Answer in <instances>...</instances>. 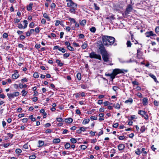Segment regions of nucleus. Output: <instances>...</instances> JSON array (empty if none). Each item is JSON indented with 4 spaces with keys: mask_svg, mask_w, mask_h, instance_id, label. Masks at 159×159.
Here are the masks:
<instances>
[{
    "mask_svg": "<svg viewBox=\"0 0 159 159\" xmlns=\"http://www.w3.org/2000/svg\"><path fill=\"white\" fill-rule=\"evenodd\" d=\"M57 120L58 122H63V121L61 117H59L57 118Z\"/></svg>",
    "mask_w": 159,
    "mask_h": 159,
    "instance_id": "nucleus-47",
    "label": "nucleus"
},
{
    "mask_svg": "<svg viewBox=\"0 0 159 159\" xmlns=\"http://www.w3.org/2000/svg\"><path fill=\"white\" fill-rule=\"evenodd\" d=\"M43 16L46 18L48 21L50 20V18L49 16L46 13H44L43 14Z\"/></svg>",
    "mask_w": 159,
    "mask_h": 159,
    "instance_id": "nucleus-11",
    "label": "nucleus"
},
{
    "mask_svg": "<svg viewBox=\"0 0 159 159\" xmlns=\"http://www.w3.org/2000/svg\"><path fill=\"white\" fill-rule=\"evenodd\" d=\"M24 23H25V25L23 27L24 29H25L26 28L28 25V22L27 20H24L23 21Z\"/></svg>",
    "mask_w": 159,
    "mask_h": 159,
    "instance_id": "nucleus-32",
    "label": "nucleus"
},
{
    "mask_svg": "<svg viewBox=\"0 0 159 159\" xmlns=\"http://www.w3.org/2000/svg\"><path fill=\"white\" fill-rule=\"evenodd\" d=\"M143 105L145 106L148 102V99L146 98H144L143 99Z\"/></svg>",
    "mask_w": 159,
    "mask_h": 159,
    "instance_id": "nucleus-15",
    "label": "nucleus"
},
{
    "mask_svg": "<svg viewBox=\"0 0 159 159\" xmlns=\"http://www.w3.org/2000/svg\"><path fill=\"white\" fill-rule=\"evenodd\" d=\"M103 45L108 47L111 46L114 43L115 39L112 37L107 36H103L102 38Z\"/></svg>",
    "mask_w": 159,
    "mask_h": 159,
    "instance_id": "nucleus-1",
    "label": "nucleus"
},
{
    "mask_svg": "<svg viewBox=\"0 0 159 159\" xmlns=\"http://www.w3.org/2000/svg\"><path fill=\"white\" fill-rule=\"evenodd\" d=\"M28 121V119L27 118H24L22 119V121L23 123L26 122Z\"/></svg>",
    "mask_w": 159,
    "mask_h": 159,
    "instance_id": "nucleus-60",
    "label": "nucleus"
},
{
    "mask_svg": "<svg viewBox=\"0 0 159 159\" xmlns=\"http://www.w3.org/2000/svg\"><path fill=\"white\" fill-rule=\"evenodd\" d=\"M155 31L157 33H159V26H157L155 28Z\"/></svg>",
    "mask_w": 159,
    "mask_h": 159,
    "instance_id": "nucleus-45",
    "label": "nucleus"
},
{
    "mask_svg": "<svg viewBox=\"0 0 159 159\" xmlns=\"http://www.w3.org/2000/svg\"><path fill=\"white\" fill-rule=\"evenodd\" d=\"M39 145L38 146V147H40L42 146L44 144V142L43 141L39 140L38 141Z\"/></svg>",
    "mask_w": 159,
    "mask_h": 159,
    "instance_id": "nucleus-22",
    "label": "nucleus"
},
{
    "mask_svg": "<svg viewBox=\"0 0 159 159\" xmlns=\"http://www.w3.org/2000/svg\"><path fill=\"white\" fill-rule=\"evenodd\" d=\"M65 44L67 46V48L70 45V43L67 41H66L65 42Z\"/></svg>",
    "mask_w": 159,
    "mask_h": 159,
    "instance_id": "nucleus-62",
    "label": "nucleus"
},
{
    "mask_svg": "<svg viewBox=\"0 0 159 159\" xmlns=\"http://www.w3.org/2000/svg\"><path fill=\"white\" fill-rule=\"evenodd\" d=\"M125 148V146L123 144H120L118 146V148L119 151L123 150Z\"/></svg>",
    "mask_w": 159,
    "mask_h": 159,
    "instance_id": "nucleus-10",
    "label": "nucleus"
},
{
    "mask_svg": "<svg viewBox=\"0 0 159 159\" xmlns=\"http://www.w3.org/2000/svg\"><path fill=\"white\" fill-rule=\"evenodd\" d=\"M73 24L75 25V26H74V25H73L71 27V28L73 30H75V27H78L79 26V24H78L77 23V22H76V21H75V23H74Z\"/></svg>",
    "mask_w": 159,
    "mask_h": 159,
    "instance_id": "nucleus-16",
    "label": "nucleus"
},
{
    "mask_svg": "<svg viewBox=\"0 0 159 159\" xmlns=\"http://www.w3.org/2000/svg\"><path fill=\"white\" fill-rule=\"evenodd\" d=\"M34 31H35L36 33H38L39 31V28H36L34 30Z\"/></svg>",
    "mask_w": 159,
    "mask_h": 159,
    "instance_id": "nucleus-57",
    "label": "nucleus"
},
{
    "mask_svg": "<svg viewBox=\"0 0 159 159\" xmlns=\"http://www.w3.org/2000/svg\"><path fill=\"white\" fill-rule=\"evenodd\" d=\"M19 86L20 89L25 88L27 86L26 84L23 85L22 84H19Z\"/></svg>",
    "mask_w": 159,
    "mask_h": 159,
    "instance_id": "nucleus-23",
    "label": "nucleus"
},
{
    "mask_svg": "<svg viewBox=\"0 0 159 159\" xmlns=\"http://www.w3.org/2000/svg\"><path fill=\"white\" fill-rule=\"evenodd\" d=\"M138 113L142 116L146 114V112L145 111L142 110L139 111H138Z\"/></svg>",
    "mask_w": 159,
    "mask_h": 159,
    "instance_id": "nucleus-21",
    "label": "nucleus"
},
{
    "mask_svg": "<svg viewBox=\"0 0 159 159\" xmlns=\"http://www.w3.org/2000/svg\"><path fill=\"white\" fill-rule=\"evenodd\" d=\"M70 140L71 142L73 143H75L77 142L76 139L74 138L71 139Z\"/></svg>",
    "mask_w": 159,
    "mask_h": 159,
    "instance_id": "nucleus-35",
    "label": "nucleus"
},
{
    "mask_svg": "<svg viewBox=\"0 0 159 159\" xmlns=\"http://www.w3.org/2000/svg\"><path fill=\"white\" fill-rule=\"evenodd\" d=\"M67 48L70 51H72L74 50V49L70 46V45Z\"/></svg>",
    "mask_w": 159,
    "mask_h": 159,
    "instance_id": "nucleus-36",
    "label": "nucleus"
},
{
    "mask_svg": "<svg viewBox=\"0 0 159 159\" xmlns=\"http://www.w3.org/2000/svg\"><path fill=\"white\" fill-rule=\"evenodd\" d=\"M14 73L12 75V77L13 79H16L19 76L17 70H15L14 71Z\"/></svg>",
    "mask_w": 159,
    "mask_h": 159,
    "instance_id": "nucleus-8",
    "label": "nucleus"
},
{
    "mask_svg": "<svg viewBox=\"0 0 159 159\" xmlns=\"http://www.w3.org/2000/svg\"><path fill=\"white\" fill-rule=\"evenodd\" d=\"M87 44L86 43H83L81 47L82 49H85L87 46Z\"/></svg>",
    "mask_w": 159,
    "mask_h": 159,
    "instance_id": "nucleus-27",
    "label": "nucleus"
},
{
    "mask_svg": "<svg viewBox=\"0 0 159 159\" xmlns=\"http://www.w3.org/2000/svg\"><path fill=\"white\" fill-rule=\"evenodd\" d=\"M34 24L33 22H31L29 26L31 28H33L34 27Z\"/></svg>",
    "mask_w": 159,
    "mask_h": 159,
    "instance_id": "nucleus-49",
    "label": "nucleus"
},
{
    "mask_svg": "<svg viewBox=\"0 0 159 159\" xmlns=\"http://www.w3.org/2000/svg\"><path fill=\"white\" fill-rule=\"evenodd\" d=\"M36 158V156L35 155H31L29 156L30 159H34Z\"/></svg>",
    "mask_w": 159,
    "mask_h": 159,
    "instance_id": "nucleus-46",
    "label": "nucleus"
},
{
    "mask_svg": "<svg viewBox=\"0 0 159 159\" xmlns=\"http://www.w3.org/2000/svg\"><path fill=\"white\" fill-rule=\"evenodd\" d=\"M33 76L35 78H38L39 77V75L38 73H35L33 75Z\"/></svg>",
    "mask_w": 159,
    "mask_h": 159,
    "instance_id": "nucleus-42",
    "label": "nucleus"
},
{
    "mask_svg": "<svg viewBox=\"0 0 159 159\" xmlns=\"http://www.w3.org/2000/svg\"><path fill=\"white\" fill-rule=\"evenodd\" d=\"M99 49L102 54V59L103 61L105 62H107L109 61V54L106 51L104 45L101 43L99 46Z\"/></svg>",
    "mask_w": 159,
    "mask_h": 159,
    "instance_id": "nucleus-2",
    "label": "nucleus"
},
{
    "mask_svg": "<svg viewBox=\"0 0 159 159\" xmlns=\"http://www.w3.org/2000/svg\"><path fill=\"white\" fill-rule=\"evenodd\" d=\"M90 121V120L89 119H84L83 120L82 124L83 125H85L87 124H88Z\"/></svg>",
    "mask_w": 159,
    "mask_h": 159,
    "instance_id": "nucleus-20",
    "label": "nucleus"
},
{
    "mask_svg": "<svg viewBox=\"0 0 159 159\" xmlns=\"http://www.w3.org/2000/svg\"><path fill=\"white\" fill-rule=\"evenodd\" d=\"M114 107L115 108L117 109H119L120 108V104L118 103H116L115 105H114Z\"/></svg>",
    "mask_w": 159,
    "mask_h": 159,
    "instance_id": "nucleus-29",
    "label": "nucleus"
},
{
    "mask_svg": "<svg viewBox=\"0 0 159 159\" xmlns=\"http://www.w3.org/2000/svg\"><path fill=\"white\" fill-rule=\"evenodd\" d=\"M90 119L92 120H96L97 119V117L95 116H91L90 117Z\"/></svg>",
    "mask_w": 159,
    "mask_h": 159,
    "instance_id": "nucleus-51",
    "label": "nucleus"
},
{
    "mask_svg": "<svg viewBox=\"0 0 159 159\" xmlns=\"http://www.w3.org/2000/svg\"><path fill=\"white\" fill-rule=\"evenodd\" d=\"M59 50L63 53L66 52V49L64 48H62L61 47L59 49Z\"/></svg>",
    "mask_w": 159,
    "mask_h": 159,
    "instance_id": "nucleus-33",
    "label": "nucleus"
},
{
    "mask_svg": "<svg viewBox=\"0 0 159 159\" xmlns=\"http://www.w3.org/2000/svg\"><path fill=\"white\" fill-rule=\"evenodd\" d=\"M70 56V54L69 53H66L63 54V57L64 58H66L67 57H69Z\"/></svg>",
    "mask_w": 159,
    "mask_h": 159,
    "instance_id": "nucleus-43",
    "label": "nucleus"
},
{
    "mask_svg": "<svg viewBox=\"0 0 159 159\" xmlns=\"http://www.w3.org/2000/svg\"><path fill=\"white\" fill-rule=\"evenodd\" d=\"M24 116H25L24 114L22 113V114H19L18 115V116L19 118H20L22 117H24Z\"/></svg>",
    "mask_w": 159,
    "mask_h": 159,
    "instance_id": "nucleus-58",
    "label": "nucleus"
},
{
    "mask_svg": "<svg viewBox=\"0 0 159 159\" xmlns=\"http://www.w3.org/2000/svg\"><path fill=\"white\" fill-rule=\"evenodd\" d=\"M118 89V87L117 86H114L112 87L113 89L115 91H116Z\"/></svg>",
    "mask_w": 159,
    "mask_h": 159,
    "instance_id": "nucleus-61",
    "label": "nucleus"
},
{
    "mask_svg": "<svg viewBox=\"0 0 159 159\" xmlns=\"http://www.w3.org/2000/svg\"><path fill=\"white\" fill-rule=\"evenodd\" d=\"M84 37V34H80L79 35V38L80 39H83Z\"/></svg>",
    "mask_w": 159,
    "mask_h": 159,
    "instance_id": "nucleus-64",
    "label": "nucleus"
},
{
    "mask_svg": "<svg viewBox=\"0 0 159 159\" xmlns=\"http://www.w3.org/2000/svg\"><path fill=\"white\" fill-rule=\"evenodd\" d=\"M8 37V34L7 33H4L3 35V37L4 38H6Z\"/></svg>",
    "mask_w": 159,
    "mask_h": 159,
    "instance_id": "nucleus-53",
    "label": "nucleus"
},
{
    "mask_svg": "<svg viewBox=\"0 0 159 159\" xmlns=\"http://www.w3.org/2000/svg\"><path fill=\"white\" fill-rule=\"evenodd\" d=\"M126 44L128 47H130L132 44L130 41H128L127 42Z\"/></svg>",
    "mask_w": 159,
    "mask_h": 159,
    "instance_id": "nucleus-37",
    "label": "nucleus"
},
{
    "mask_svg": "<svg viewBox=\"0 0 159 159\" xmlns=\"http://www.w3.org/2000/svg\"><path fill=\"white\" fill-rule=\"evenodd\" d=\"M56 62L60 66H62L63 65V63L60 62V61L59 60H57L56 61Z\"/></svg>",
    "mask_w": 159,
    "mask_h": 159,
    "instance_id": "nucleus-26",
    "label": "nucleus"
},
{
    "mask_svg": "<svg viewBox=\"0 0 159 159\" xmlns=\"http://www.w3.org/2000/svg\"><path fill=\"white\" fill-rule=\"evenodd\" d=\"M137 57L139 58H141V56L142 55V53L139 49L137 50Z\"/></svg>",
    "mask_w": 159,
    "mask_h": 159,
    "instance_id": "nucleus-13",
    "label": "nucleus"
},
{
    "mask_svg": "<svg viewBox=\"0 0 159 159\" xmlns=\"http://www.w3.org/2000/svg\"><path fill=\"white\" fill-rule=\"evenodd\" d=\"M86 21L85 20H83L80 22V24L82 26H84L86 24Z\"/></svg>",
    "mask_w": 159,
    "mask_h": 159,
    "instance_id": "nucleus-30",
    "label": "nucleus"
},
{
    "mask_svg": "<svg viewBox=\"0 0 159 159\" xmlns=\"http://www.w3.org/2000/svg\"><path fill=\"white\" fill-rule=\"evenodd\" d=\"M76 77L78 80H80L81 79V74L80 73H78L76 75Z\"/></svg>",
    "mask_w": 159,
    "mask_h": 159,
    "instance_id": "nucleus-25",
    "label": "nucleus"
},
{
    "mask_svg": "<svg viewBox=\"0 0 159 159\" xmlns=\"http://www.w3.org/2000/svg\"><path fill=\"white\" fill-rule=\"evenodd\" d=\"M133 10V8L132 6L130 5H128L126 7L125 11L124 14L125 16H126L129 14L130 12Z\"/></svg>",
    "mask_w": 159,
    "mask_h": 159,
    "instance_id": "nucleus-7",
    "label": "nucleus"
},
{
    "mask_svg": "<svg viewBox=\"0 0 159 159\" xmlns=\"http://www.w3.org/2000/svg\"><path fill=\"white\" fill-rule=\"evenodd\" d=\"M41 23L42 24H44L46 23V20L44 19H42L41 20Z\"/></svg>",
    "mask_w": 159,
    "mask_h": 159,
    "instance_id": "nucleus-52",
    "label": "nucleus"
},
{
    "mask_svg": "<svg viewBox=\"0 0 159 159\" xmlns=\"http://www.w3.org/2000/svg\"><path fill=\"white\" fill-rule=\"evenodd\" d=\"M21 150L19 148L16 149V153L19 154L21 153Z\"/></svg>",
    "mask_w": 159,
    "mask_h": 159,
    "instance_id": "nucleus-39",
    "label": "nucleus"
},
{
    "mask_svg": "<svg viewBox=\"0 0 159 159\" xmlns=\"http://www.w3.org/2000/svg\"><path fill=\"white\" fill-rule=\"evenodd\" d=\"M141 152L139 149H138L135 152V153L137 155H139L140 154Z\"/></svg>",
    "mask_w": 159,
    "mask_h": 159,
    "instance_id": "nucleus-63",
    "label": "nucleus"
},
{
    "mask_svg": "<svg viewBox=\"0 0 159 159\" xmlns=\"http://www.w3.org/2000/svg\"><path fill=\"white\" fill-rule=\"evenodd\" d=\"M145 35L147 37H149L150 36H154L156 35V34H154L152 31L147 32L145 33Z\"/></svg>",
    "mask_w": 159,
    "mask_h": 159,
    "instance_id": "nucleus-9",
    "label": "nucleus"
},
{
    "mask_svg": "<svg viewBox=\"0 0 159 159\" xmlns=\"http://www.w3.org/2000/svg\"><path fill=\"white\" fill-rule=\"evenodd\" d=\"M89 57L91 58H96L100 60L102 59L101 56L100 55L97 54L94 52H92L90 53Z\"/></svg>",
    "mask_w": 159,
    "mask_h": 159,
    "instance_id": "nucleus-6",
    "label": "nucleus"
},
{
    "mask_svg": "<svg viewBox=\"0 0 159 159\" xmlns=\"http://www.w3.org/2000/svg\"><path fill=\"white\" fill-rule=\"evenodd\" d=\"M133 102V99L131 98H130L129 99L126 100L125 102V103H128L129 104H130Z\"/></svg>",
    "mask_w": 159,
    "mask_h": 159,
    "instance_id": "nucleus-12",
    "label": "nucleus"
},
{
    "mask_svg": "<svg viewBox=\"0 0 159 159\" xmlns=\"http://www.w3.org/2000/svg\"><path fill=\"white\" fill-rule=\"evenodd\" d=\"M61 140L59 138L55 139L53 140V142L54 143H57L60 142Z\"/></svg>",
    "mask_w": 159,
    "mask_h": 159,
    "instance_id": "nucleus-18",
    "label": "nucleus"
},
{
    "mask_svg": "<svg viewBox=\"0 0 159 159\" xmlns=\"http://www.w3.org/2000/svg\"><path fill=\"white\" fill-rule=\"evenodd\" d=\"M86 128H85V127H80V129L81 131H85Z\"/></svg>",
    "mask_w": 159,
    "mask_h": 159,
    "instance_id": "nucleus-56",
    "label": "nucleus"
},
{
    "mask_svg": "<svg viewBox=\"0 0 159 159\" xmlns=\"http://www.w3.org/2000/svg\"><path fill=\"white\" fill-rule=\"evenodd\" d=\"M69 20L70 22V25H72L73 24H74V23H75L76 21L75 19L72 18H69Z\"/></svg>",
    "mask_w": 159,
    "mask_h": 159,
    "instance_id": "nucleus-24",
    "label": "nucleus"
},
{
    "mask_svg": "<svg viewBox=\"0 0 159 159\" xmlns=\"http://www.w3.org/2000/svg\"><path fill=\"white\" fill-rule=\"evenodd\" d=\"M51 132H52L51 130L50 129H47L46 130L45 133L46 134H47L51 133Z\"/></svg>",
    "mask_w": 159,
    "mask_h": 159,
    "instance_id": "nucleus-50",
    "label": "nucleus"
},
{
    "mask_svg": "<svg viewBox=\"0 0 159 159\" xmlns=\"http://www.w3.org/2000/svg\"><path fill=\"white\" fill-rule=\"evenodd\" d=\"M21 93H22V95L23 96H25L27 94V92L25 91V90H22Z\"/></svg>",
    "mask_w": 159,
    "mask_h": 159,
    "instance_id": "nucleus-28",
    "label": "nucleus"
},
{
    "mask_svg": "<svg viewBox=\"0 0 159 159\" xmlns=\"http://www.w3.org/2000/svg\"><path fill=\"white\" fill-rule=\"evenodd\" d=\"M145 150V148H143L142 149V152H143V156L145 155L147 153V152L146 151H144Z\"/></svg>",
    "mask_w": 159,
    "mask_h": 159,
    "instance_id": "nucleus-44",
    "label": "nucleus"
},
{
    "mask_svg": "<svg viewBox=\"0 0 159 159\" xmlns=\"http://www.w3.org/2000/svg\"><path fill=\"white\" fill-rule=\"evenodd\" d=\"M103 104L105 106H107L109 104H110V103L108 101L105 102H104Z\"/></svg>",
    "mask_w": 159,
    "mask_h": 159,
    "instance_id": "nucleus-54",
    "label": "nucleus"
},
{
    "mask_svg": "<svg viewBox=\"0 0 159 159\" xmlns=\"http://www.w3.org/2000/svg\"><path fill=\"white\" fill-rule=\"evenodd\" d=\"M28 81V80L25 78H24L22 79L21 80V82H27Z\"/></svg>",
    "mask_w": 159,
    "mask_h": 159,
    "instance_id": "nucleus-55",
    "label": "nucleus"
},
{
    "mask_svg": "<svg viewBox=\"0 0 159 159\" xmlns=\"http://www.w3.org/2000/svg\"><path fill=\"white\" fill-rule=\"evenodd\" d=\"M65 121L66 123H70L72 122L73 119L71 118H67L65 119Z\"/></svg>",
    "mask_w": 159,
    "mask_h": 159,
    "instance_id": "nucleus-14",
    "label": "nucleus"
},
{
    "mask_svg": "<svg viewBox=\"0 0 159 159\" xmlns=\"http://www.w3.org/2000/svg\"><path fill=\"white\" fill-rule=\"evenodd\" d=\"M145 131V128L144 126H142L140 129V131L141 132H143Z\"/></svg>",
    "mask_w": 159,
    "mask_h": 159,
    "instance_id": "nucleus-48",
    "label": "nucleus"
},
{
    "mask_svg": "<svg viewBox=\"0 0 159 159\" xmlns=\"http://www.w3.org/2000/svg\"><path fill=\"white\" fill-rule=\"evenodd\" d=\"M93 5H94V7H95V10H99V7L98 6H97V4H96L95 3H94L93 4Z\"/></svg>",
    "mask_w": 159,
    "mask_h": 159,
    "instance_id": "nucleus-38",
    "label": "nucleus"
},
{
    "mask_svg": "<svg viewBox=\"0 0 159 159\" xmlns=\"http://www.w3.org/2000/svg\"><path fill=\"white\" fill-rule=\"evenodd\" d=\"M19 95L20 93L18 92H16L13 93H7V95L10 100H11L15 97L18 96Z\"/></svg>",
    "mask_w": 159,
    "mask_h": 159,
    "instance_id": "nucleus-5",
    "label": "nucleus"
},
{
    "mask_svg": "<svg viewBox=\"0 0 159 159\" xmlns=\"http://www.w3.org/2000/svg\"><path fill=\"white\" fill-rule=\"evenodd\" d=\"M70 146V144L69 143H66L65 145V147L66 149H68Z\"/></svg>",
    "mask_w": 159,
    "mask_h": 159,
    "instance_id": "nucleus-34",
    "label": "nucleus"
},
{
    "mask_svg": "<svg viewBox=\"0 0 159 159\" xmlns=\"http://www.w3.org/2000/svg\"><path fill=\"white\" fill-rule=\"evenodd\" d=\"M124 72H127V71L124 70L115 69L113 70L112 73L107 74V76H110L111 78L113 80L117 75L120 73H124Z\"/></svg>",
    "mask_w": 159,
    "mask_h": 159,
    "instance_id": "nucleus-4",
    "label": "nucleus"
},
{
    "mask_svg": "<svg viewBox=\"0 0 159 159\" xmlns=\"http://www.w3.org/2000/svg\"><path fill=\"white\" fill-rule=\"evenodd\" d=\"M81 149L85 150L87 148V147L85 145H81L80 146Z\"/></svg>",
    "mask_w": 159,
    "mask_h": 159,
    "instance_id": "nucleus-41",
    "label": "nucleus"
},
{
    "mask_svg": "<svg viewBox=\"0 0 159 159\" xmlns=\"http://www.w3.org/2000/svg\"><path fill=\"white\" fill-rule=\"evenodd\" d=\"M67 2V6L70 7V11L71 13H75L77 7V4L74 2L72 0H66Z\"/></svg>",
    "mask_w": 159,
    "mask_h": 159,
    "instance_id": "nucleus-3",
    "label": "nucleus"
},
{
    "mask_svg": "<svg viewBox=\"0 0 159 159\" xmlns=\"http://www.w3.org/2000/svg\"><path fill=\"white\" fill-rule=\"evenodd\" d=\"M132 83L134 85H138L139 84V83L136 81H134L132 82Z\"/></svg>",
    "mask_w": 159,
    "mask_h": 159,
    "instance_id": "nucleus-59",
    "label": "nucleus"
},
{
    "mask_svg": "<svg viewBox=\"0 0 159 159\" xmlns=\"http://www.w3.org/2000/svg\"><path fill=\"white\" fill-rule=\"evenodd\" d=\"M29 118L31 119L32 121H34L36 120V119L33 117V115H31L29 116Z\"/></svg>",
    "mask_w": 159,
    "mask_h": 159,
    "instance_id": "nucleus-40",
    "label": "nucleus"
},
{
    "mask_svg": "<svg viewBox=\"0 0 159 159\" xmlns=\"http://www.w3.org/2000/svg\"><path fill=\"white\" fill-rule=\"evenodd\" d=\"M33 4L32 3H30L27 6V10L28 11H30L32 9V7Z\"/></svg>",
    "mask_w": 159,
    "mask_h": 159,
    "instance_id": "nucleus-17",
    "label": "nucleus"
},
{
    "mask_svg": "<svg viewBox=\"0 0 159 159\" xmlns=\"http://www.w3.org/2000/svg\"><path fill=\"white\" fill-rule=\"evenodd\" d=\"M90 30L92 32L94 33L96 31V29L95 27H92L90 29Z\"/></svg>",
    "mask_w": 159,
    "mask_h": 159,
    "instance_id": "nucleus-31",
    "label": "nucleus"
},
{
    "mask_svg": "<svg viewBox=\"0 0 159 159\" xmlns=\"http://www.w3.org/2000/svg\"><path fill=\"white\" fill-rule=\"evenodd\" d=\"M149 75L153 79L155 82H157V78L156 76L152 74H149Z\"/></svg>",
    "mask_w": 159,
    "mask_h": 159,
    "instance_id": "nucleus-19",
    "label": "nucleus"
}]
</instances>
